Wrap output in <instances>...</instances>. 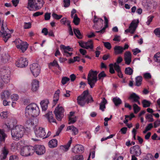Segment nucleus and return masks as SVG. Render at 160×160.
Listing matches in <instances>:
<instances>
[{
    "instance_id": "obj_59",
    "label": "nucleus",
    "mask_w": 160,
    "mask_h": 160,
    "mask_svg": "<svg viewBox=\"0 0 160 160\" xmlns=\"http://www.w3.org/2000/svg\"><path fill=\"white\" fill-rule=\"evenodd\" d=\"M10 96L11 99L14 101H17L18 98V96L17 94H13Z\"/></svg>"
},
{
    "instance_id": "obj_31",
    "label": "nucleus",
    "mask_w": 160,
    "mask_h": 160,
    "mask_svg": "<svg viewBox=\"0 0 160 160\" xmlns=\"http://www.w3.org/2000/svg\"><path fill=\"white\" fill-rule=\"evenodd\" d=\"M6 134L3 130L0 129V146L2 145V142H4L7 137Z\"/></svg>"
},
{
    "instance_id": "obj_14",
    "label": "nucleus",
    "mask_w": 160,
    "mask_h": 160,
    "mask_svg": "<svg viewBox=\"0 0 160 160\" xmlns=\"http://www.w3.org/2000/svg\"><path fill=\"white\" fill-rule=\"evenodd\" d=\"M130 152L132 155L136 157L139 156L141 154L140 147L138 145H135L131 147L130 149Z\"/></svg>"
},
{
    "instance_id": "obj_36",
    "label": "nucleus",
    "mask_w": 160,
    "mask_h": 160,
    "mask_svg": "<svg viewBox=\"0 0 160 160\" xmlns=\"http://www.w3.org/2000/svg\"><path fill=\"white\" fill-rule=\"evenodd\" d=\"M112 101L116 106L119 105L122 103V100L118 97L114 98L112 99Z\"/></svg>"
},
{
    "instance_id": "obj_4",
    "label": "nucleus",
    "mask_w": 160,
    "mask_h": 160,
    "mask_svg": "<svg viewBox=\"0 0 160 160\" xmlns=\"http://www.w3.org/2000/svg\"><path fill=\"white\" fill-rule=\"evenodd\" d=\"M13 30H9L7 27L5 22L3 21L2 22V29L0 31V36L3 38L4 41L6 42L11 37V34L12 33Z\"/></svg>"
},
{
    "instance_id": "obj_22",
    "label": "nucleus",
    "mask_w": 160,
    "mask_h": 160,
    "mask_svg": "<svg viewBox=\"0 0 160 160\" xmlns=\"http://www.w3.org/2000/svg\"><path fill=\"white\" fill-rule=\"evenodd\" d=\"M103 22V21L102 19L101 18H97L96 16H95L93 19V22L94 23V24L93 26L94 28L96 29H97V28H98V27H97V26L98 24H100V27L102 26V25Z\"/></svg>"
},
{
    "instance_id": "obj_64",
    "label": "nucleus",
    "mask_w": 160,
    "mask_h": 160,
    "mask_svg": "<svg viewBox=\"0 0 160 160\" xmlns=\"http://www.w3.org/2000/svg\"><path fill=\"white\" fill-rule=\"evenodd\" d=\"M104 46L108 49L109 50L111 48V45L110 43L107 42H103Z\"/></svg>"
},
{
    "instance_id": "obj_9",
    "label": "nucleus",
    "mask_w": 160,
    "mask_h": 160,
    "mask_svg": "<svg viewBox=\"0 0 160 160\" xmlns=\"http://www.w3.org/2000/svg\"><path fill=\"white\" fill-rule=\"evenodd\" d=\"M14 42L17 48L21 50L23 52H25L28 48V44L27 43L22 41L19 38L16 39Z\"/></svg>"
},
{
    "instance_id": "obj_62",
    "label": "nucleus",
    "mask_w": 160,
    "mask_h": 160,
    "mask_svg": "<svg viewBox=\"0 0 160 160\" xmlns=\"http://www.w3.org/2000/svg\"><path fill=\"white\" fill-rule=\"evenodd\" d=\"M70 0H64L63 1V5L65 7H68L70 5Z\"/></svg>"
},
{
    "instance_id": "obj_40",
    "label": "nucleus",
    "mask_w": 160,
    "mask_h": 160,
    "mask_svg": "<svg viewBox=\"0 0 160 160\" xmlns=\"http://www.w3.org/2000/svg\"><path fill=\"white\" fill-rule=\"evenodd\" d=\"M136 80V85L137 86H140L142 83V78L141 76H138L136 77L135 78Z\"/></svg>"
},
{
    "instance_id": "obj_27",
    "label": "nucleus",
    "mask_w": 160,
    "mask_h": 160,
    "mask_svg": "<svg viewBox=\"0 0 160 160\" xmlns=\"http://www.w3.org/2000/svg\"><path fill=\"white\" fill-rule=\"evenodd\" d=\"M60 91L59 89H58L56 91L53 96V106H54L57 102L59 98V94Z\"/></svg>"
},
{
    "instance_id": "obj_5",
    "label": "nucleus",
    "mask_w": 160,
    "mask_h": 160,
    "mask_svg": "<svg viewBox=\"0 0 160 160\" xmlns=\"http://www.w3.org/2000/svg\"><path fill=\"white\" fill-rule=\"evenodd\" d=\"M28 1L27 7L30 10L41 9L44 3L43 0H28Z\"/></svg>"
},
{
    "instance_id": "obj_28",
    "label": "nucleus",
    "mask_w": 160,
    "mask_h": 160,
    "mask_svg": "<svg viewBox=\"0 0 160 160\" xmlns=\"http://www.w3.org/2000/svg\"><path fill=\"white\" fill-rule=\"evenodd\" d=\"M49 101L48 100H44L41 101L40 105L42 111H45L48 108Z\"/></svg>"
},
{
    "instance_id": "obj_24",
    "label": "nucleus",
    "mask_w": 160,
    "mask_h": 160,
    "mask_svg": "<svg viewBox=\"0 0 160 160\" xmlns=\"http://www.w3.org/2000/svg\"><path fill=\"white\" fill-rule=\"evenodd\" d=\"M114 53L115 55L122 54L123 51L122 47L120 46L117 45L114 47Z\"/></svg>"
},
{
    "instance_id": "obj_29",
    "label": "nucleus",
    "mask_w": 160,
    "mask_h": 160,
    "mask_svg": "<svg viewBox=\"0 0 160 160\" xmlns=\"http://www.w3.org/2000/svg\"><path fill=\"white\" fill-rule=\"evenodd\" d=\"M44 116L48 119L50 122H56V120L53 118V114L52 112H49Z\"/></svg>"
},
{
    "instance_id": "obj_26",
    "label": "nucleus",
    "mask_w": 160,
    "mask_h": 160,
    "mask_svg": "<svg viewBox=\"0 0 160 160\" xmlns=\"http://www.w3.org/2000/svg\"><path fill=\"white\" fill-rule=\"evenodd\" d=\"M139 99V96L135 93H132L128 97V99L132 100V102H136Z\"/></svg>"
},
{
    "instance_id": "obj_56",
    "label": "nucleus",
    "mask_w": 160,
    "mask_h": 160,
    "mask_svg": "<svg viewBox=\"0 0 160 160\" xmlns=\"http://www.w3.org/2000/svg\"><path fill=\"white\" fill-rule=\"evenodd\" d=\"M154 16L152 15H151L148 16L147 18V21L146 22L147 25H149L150 23L152 22Z\"/></svg>"
},
{
    "instance_id": "obj_6",
    "label": "nucleus",
    "mask_w": 160,
    "mask_h": 160,
    "mask_svg": "<svg viewBox=\"0 0 160 160\" xmlns=\"http://www.w3.org/2000/svg\"><path fill=\"white\" fill-rule=\"evenodd\" d=\"M98 72L96 71L91 70L89 72L87 78L88 84L91 88H93L96 82L97 79Z\"/></svg>"
},
{
    "instance_id": "obj_37",
    "label": "nucleus",
    "mask_w": 160,
    "mask_h": 160,
    "mask_svg": "<svg viewBox=\"0 0 160 160\" xmlns=\"http://www.w3.org/2000/svg\"><path fill=\"white\" fill-rule=\"evenodd\" d=\"M10 57L8 54H4L2 55L1 57V61L4 63H6L9 59Z\"/></svg>"
},
{
    "instance_id": "obj_21",
    "label": "nucleus",
    "mask_w": 160,
    "mask_h": 160,
    "mask_svg": "<svg viewBox=\"0 0 160 160\" xmlns=\"http://www.w3.org/2000/svg\"><path fill=\"white\" fill-rule=\"evenodd\" d=\"M39 87V81L36 80H33L31 83V90L33 92H35L38 90Z\"/></svg>"
},
{
    "instance_id": "obj_32",
    "label": "nucleus",
    "mask_w": 160,
    "mask_h": 160,
    "mask_svg": "<svg viewBox=\"0 0 160 160\" xmlns=\"http://www.w3.org/2000/svg\"><path fill=\"white\" fill-rule=\"evenodd\" d=\"M72 142V138L71 137L70 138V140L68 142L67 145L64 146H60L61 148L63 149L65 151H67Z\"/></svg>"
},
{
    "instance_id": "obj_35",
    "label": "nucleus",
    "mask_w": 160,
    "mask_h": 160,
    "mask_svg": "<svg viewBox=\"0 0 160 160\" xmlns=\"http://www.w3.org/2000/svg\"><path fill=\"white\" fill-rule=\"evenodd\" d=\"M48 145L50 148H54L57 145V141L56 139H53L50 141L48 143Z\"/></svg>"
},
{
    "instance_id": "obj_51",
    "label": "nucleus",
    "mask_w": 160,
    "mask_h": 160,
    "mask_svg": "<svg viewBox=\"0 0 160 160\" xmlns=\"http://www.w3.org/2000/svg\"><path fill=\"white\" fill-rule=\"evenodd\" d=\"M68 124H71L75 123L77 121V118L76 116L68 118Z\"/></svg>"
},
{
    "instance_id": "obj_58",
    "label": "nucleus",
    "mask_w": 160,
    "mask_h": 160,
    "mask_svg": "<svg viewBox=\"0 0 160 160\" xmlns=\"http://www.w3.org/2000/svg\"><path fill=\"white\" fill-rule=\"evenodd\" d=\"M73 160H83V157L82 155H76L73 157Z\"/></svg>"
},
{
    "instance_id": "obj_57",
    "label": "nucleus",
    "mask_w": 160,
    "mask_h": 160,
    "mask_svg": "<svg viewBox=\"0 0 160 160\" xmlns=\"http://www.w3.org/2000/svg\"><path fill=\"white\" fill-rule=\"evenodd\" d=\"M31 27V23L30 22H24V25H23V28L24 29H28L30 28Z\"/></svg>"
},
{
    "instance_id": "obj_61",
    "label": "nucleus",
    "mask_w": 160,
    "mask_h": 160,
    "mask_svg": "<svg viewBox=\"0 0 160 160\" xmlns=\"http://www.w3.org/2000/svg\"><path fill=\"white\" fill-rule=\"evenodd\" d=\"M113 67L117 71V72L121 70L119 66L117 63H115L114 64H113Z\"/></svg>"
},
{
    "instance_id": "obj_19",
    "label": "nucleus",
    "mask_w": 160,
    "mask_h": 160,
    "mask_svg": "<svg viewBox=\"0 0 160 160\" xmlns=\"http://www.w3.org/2000/svg\"><path fill=\"white\" fill-rule=\"evenodd\" d=\"M79 45L82 48L88 49L90 48L92 49L93 45L92 41V40H90L87 42H79Z\"/></svg>"
},
{
    "instance_id": "obj_52",
    "label": "nucleus",
    "mask_w": 160,
    "mask_h": 160,
    "mask_svg": "<svg viewBox=\"0 0 160 160\" xmlns=\"http://www.w3.org/2000/svg\"><path fill=\"white\" fill-rule=\"evenodd\" d=\"M70 80V78L66 77H64L62 78L61 83L62 85H65Z\"/></svg>"
},
{
    "instance_id": "obj_15",
    "label": "nucleus",
    "mask_w": 160,
    "mask_h": 160,
    "mask_svg": "<svg viewBox=\"0 0 160 160\" xmlns=\"http://www.w3.org/2000/svg\"><path fill=\"white\" fill-rule=\"evenodd\" d=\"M34 132L36 136L37 137L44 138L46 133L44 128L39 127L36 128L34 130Z\"/></svg>"
},
{
    "instance_id": "obj_11",
    "label": "nucleus",
    "mask_w": 160,
    "mask_h": 160,
    "mask_svg": "<svg viewBox=\"0 0 160 160\" xmlns=\"http://www.w3.org/2000/svg\"><path fill=\"white\" fill-rule=\"evenodd\" d=\"M139 22V20L138 19L133 20L130 24L128 28L125 30V33H126L129 32L132 34L134 33L138 27Z\"/></svg>"
},
{
    "instance_id": "obj_45",
    "label": "nucleus",
    "mask_w": 160,
    "mask_h": 160,
    "mask_svg": "<svg viewBox=\"0 0 160 160\" xmlns=\"http://www.w3.org/2000/svg\"><path fill=\"white\" fill-rule=\"evenodd\" d=\"M73 22L76 25H78L79 23L80 19L78 17V16L76 14H75L74 15Z\"/></svg>"
},
{
    "instance_id": "obj_53",
    "label": "nucleus",
    "mask_w": 160,
    "mask_h": 160,
    "mask_svg": "<svg viewBox=\"0 0 160 160\" xmlns=\"http://www.w3.org/2000/svg\"><path fill=\"white\" fill-rule=\"evenodd\" d=\"M133 107L134 113H138L140 110V108L136 104H133Z\"/></svg>"
},
{
    "instance_id": "obj_30",
    "label": "nucleus",
    "mask_w": 160,
    "mask_h": 160,
    "mask_svg": "<svg viewBox=\"0 0 160 160\" xmlns=\"http://www.w3.org/2000/svg\"><path fill=\"white\" fill-rule=\"evenodd\" d=\"M104 23L105 24V26L102 28V29L100 30L96 31V32L97 33H103L104 32L106 28H107L108 26V19L107 18L106 16H104Z\"/></svg>"
},
{
    "instance_id": "obj_33",
    "label": "nucleus",
    "mask_w": 160,
    "mask_h": 160,
    "mask_svg": "<svg viewBox=\"0 0 160 160\" xmlns=\"http://www.w3.org/2000/svg\"><path fill=\"white\" fill-rule=\"evenodd\" d=\"M107 103V100L105 98H103L100 104V109L103 111L105 108V105Z\"/></svg>"
},
{
    "instance_id": "obj_50",
    "label": "nucleus",
    "mask_w": 160,
    "mask_h": 160,
    "mask_svg": "<svg viewBox=\"0 0 160 160\" xmlns=\"http://www.w3.org/2000/svg\"><path fill=\"white\" fill-rule=\"evenodd\" d=\"M8 112V111H3L0 113V116L2 118H7Z\"/></svg>"
},
{
    "instance_id": "obj_54",
    "label": "nucleus",
    "mask_w": 160,
    "mask_h": 160,
    "mask_svg": "<svg viewBox=\"0 0 160 160\" xmlns=\"http://www.w3.org/2000/svg\"><path fill=\"white\" fill-rule=\"evenodd\" d=\"M52 18L58 20L61 19L62 17V15H58L55 13H53L52 15Z\"/></svg>"
},
{
    "instance_id": "obj_49",
    "label": "nucleus",
    "mask_w": 160,
    "mask_h": 160,
    "mask_svg": "<svg viewBox=\"0 0 160 160\" xmlns=\"http://www.w3.org/2000/svg\"><path fill=\"white\" fill-rule=\"evenodd\" d=\"M153 125L152 123H149L148 125L146 127L145 130L143 131V133H145L147 131L151 130V129L153 127Z\"/></svg>"
},
{
    "instance_id": "obj_42",
    "label": "nucleus",
    "mask_w": 160,
    "mask_h": 160,
    "mask_svg": "<svg viewBox=\"0 0 160 160\" xmlns=\"http://www.w3.org/2000/svg\"><path fill=\"white\" fill-rule=\"evenodd\" d=\"M133 70L130 67L126 68L125 70V73L128 75H131L132 74Z\"/></svg>"
},
{
    "instance_id": "obj_10",
    "label": "nucleus",
    "mask_w": 160,
    "mask_h": 160,
    "mask_svg": "<svg viewBox=\"0 0 160 160\" xmlns=\"http://www.w3.org/2000/svg\"><path fill=\"white\" fill-rule=\"evenodd\" d=\"M64 110L63 107L60 105H58L55 108L54 113L57 119L59 121L61 120L63 116Z\"/></svg>"
},
{
    "instance_id": "obj_7",
    "label": "nucleus",
    "mask_w": 160,
    "mask_h": 160,
    "mask_svg": "<svg viewBox=\"0 0 160 160\" xmlns=\"http://www.w3.org/2000/svg\"><path fill=\"white\" fill-rule=\"evenodd\" d=\"M10 72L9 68H7L6 69H5V67H3L1 71V78L0 80L3 82H4L5 83H8L10 80Z\"/></svg>"
},
{
    "instance_id": "obj_13",
    "label": "nucleus",
    "mask_w": 160,
    "mask_h": 160,
    "mask_svg": "<svg viewBox=\"0 0 160 160\" xmlns=\"http://www.w3.org/2000/svg\"><path fill=\"white\" fill-rule=\"evenodd\" d=\"M60 47L62 52L64 56H65L68 57L71 56L72 54V52H68L73 51V48H70L69 46H66L63 45H61Z\"/></svg>"
},
{
    "instance_id": "obj_46",
    "label": "nucleus",
    "mask_w": 160,
    "mask_h": 160,
    "mask_svg": "<svg viewBox=\"0 0 160 160\" xmlns=\"http://www.w3.org/2000/svg\"><path fill=\"white\" fill-rule=\"evenodd\" d=\"M49 65L52 66L57 67H58V69L60 70H61V67L59 66L58 64L57 61L55 60H54L53 61V62L50 63Z\"/></svg>"
},
{
    "instance_id": "obj_39",
    "label": "nucleus",
    "mask_w": 160,
    "mask_h": 160,
    "mask_svg": "<svg viewBox=\"0 0 160 160\" xmlns=\"http://www.w3.org/2000/svg\"><path fill=\"white\" fill-rule=\"evenodd\" d=\"M60 22L62 24L67 26H68L70 24L71 22L70 21L68 20L67 18H62L60 20Z\"/></svg>"
},
{
    "instance_id": "obj_25",
    "label": "nucleus",
    "mask_w": 160,
    "mask_h": 160,
    "mask_svg": "<svg viewBox=\"0 0 160 160\" xmlns=\"http://www.w3.org/2000/svg\"><path fill=\"white\" fill-rule=\"evenodd\" d=\"M10 92L6 90L1 93V97L2 99H8L10 98Z\"/></svg>"
},
{
    "instance_id": "obj_63",
    "label": "nucleus",
    "mask_w": 160,
    "mask_h": 160,
    "mask_svg": "<svg viewBox=\"0 0 160 160\" xmlns=\"http://www.w3.org/2000/svg\"><path fill=\"white\" fill-rule=\"evenodd\" d=\"M64 91H65V93H64L63 94V96L65 97H69L70 96V91L68 90H64L63 91V92Z\"/></svg>"
},
{
    "instance_id": "obj_16",
    "label": "nucleus",
    "mask_w": 160,
    "mask_h": 160,
    "mask_svg": "<svg viewBox=\"0 0 160 160\" xmlns=\"http://www.w3.org/2000/svg\"><path fill=\"white\" fill-rule=\"evenodd\" d=\"M28 64V61L25 58H22L17 60L16 63V66L19 68H23Z\"/></svg>"
},
{
    "instance_id": "obj_1",
    "label": "nucleus",
    "mask_w": 160,
    "mask_h": 160,
    "mask_svg": "<svg viewBox=\"0 0 160 160\" xmlns=\"http://www.w3.org/2000/svg\"><path fill=\"white\" fill-rule=\"evenodd\" d=\"M40 113V110L38 105L35 103H32L27 106L25 111V116L29 119L26 121L27 124L31 126H35L38 121L36 118L31 119V117H37Z\"/></svg>"
},
{
    "instance_id": "obj_18",
    "label": "nucleus",
    "mask_w": 160,
    "mask_h": 160,
    "mask_svg": "<svg viewBox=\"0 0 160 160\" xmlns=\"http://www.w3.org/2000/svg\"><path fill=\"white\" fill-rule=\"evenodd\" d=\"M132 54L129 51L125 52L124 54V59L125 63L127 65H130L132 62Z\"/></svg>"
},
{
    "instance_id": "obj_3",
    "label": "nucleus",
    "mask_w": 160,
    "mask_h": 160,
    "mask_svg": "<svg viewBox=\"0 0 160 160\" xmlns=\"http://www.w3.org/2000/svg\"><path fill=\"white\" fill-rule=\"evenodd\" d=\"M24 129L21 125H18L13 127L11 130V134L12 139L14 140H19L23 136Z\"/></svg>"
},
{
    "instance_id": "obj_60",
    "label": "nucleus",
    "mask_w": 160,
    "mask_h": 160,
    "mask_svg": "<svg viewBox=\"0 0 160 160\" xmlns=\"http://www.w3.org/2000/svg\"><path fill=\"white\" fill-rule=\"evenodd\" d=\"M154 32L156 36L160 38V28L155 29L154 30Z\"/></svg>"
},
{
    "instance_id": "obj_2",
    "label": "nucleus",
    "mask_w": 160,
    "mask_h": 160,
    "mask_svg": "<svg viewBox=\"0 0 160 160\" xmlns=\"http://www.w3.org/2000/svg\"><path fill=\"white\" fill-rule=\"evenodd\" d=\"M78 104L81 106H83L86 103H88L93 101L92 97L89 95L88 91H85L77 99Z\"/></svg>"
},
{
    "instance_id": "obj_43",
    "label": "nucleus",
    "mask_w": 160,
    "mask_h": 160,
    "mask_svg": "<svg viewBox=\"0 0 160 160\" xmlns=\"http://www.w3.org/2000/svg\"><path fill=\"white\" fill-rule=\"evenodd\" d=\"M143 107L144 108H147L149 107L151 105V102L146 100H144L142 102Z\"/></svg>"
},
{
    "instance_id": "obj_17",
    "label": "nucleus",
    "mask_w": 160,
    "mask_h": 160,
    "mask_svg": "<svg viewBox=\"0 0 160 160\" xmlns=\"http://www.w3.org/2000/svg\"><path fill=\"white\" fill-rule=\"evenodd\" d=\"M34 148L35 152L38 155L43 154L46 152L45 148L44 146L41 145H36Z\"/></svg>"
},
{
    "instance_id": "obj_48",
    "label": "nucleus",
    "mask_w": 160,
    "mask_h": 160,
    "mask_svg": "<svg viewBox=\"0 0 160 160\" xmlns=\"http://www.w3.org/2000/svg\"><path fill=\"white\" fill-rule=\"evenodd\" d=\"M106 74L105 73L104 71L101 72L98 75V79L99 80H102L103 78L106 77Z\"/></svg>"
},
{
    "instance_id": "obj_47",
    "label": "nucleus",
    "mask_w": 160,
    "mask_h": 160,
    "mask_svg": "<svg viewBox=\"0 0 160 160\" xmlns=\"http://www.w3.org/2000/svg\"><path fill=\"white\" fill-rule=\"evenodd\" d=\"M21 142H19L17 144L15 143H12L11 145L12 149L14 150L18 149V148H20V147H19V146Z\"/></svg>"
},
{
    "instance_id": "obj_23",
    "label": "nucleus",
    "mask_w": 160,
    "mask_h": 160,
    "mask_svg": "<svg viewBox=\"0 0 160 160\" xmlns=\"http://www.w3.org/2000/svg\"><path fill=\"white\" fill-rule=\"evenodd\" d=\"M8 153V148L4 147L2 150V152L0 157V159L1 160H3L5 159L7 157V156Z\"/></svg>"
},
{
    "instance_id": "obj_8",
    "label": "nucleus",
    "mask_w": 160,
    "mask_h": 160,
    "mask_svg": "<svg viewBox=\"0 0 160 160\" xmlns=\"http://www.w3.org/2000/svg\"><path fill=\"white\" fill-rule=\"evenodd\" d=\"M35 152L34 148L31 146H26L23 147L20 151L21 155L24 157L32 155Z\"/></svg>"
},
{
    "instance_id": "obj_20",
    "label": "nucleus",
    "mask_w": 160,
    "mask_h": 160,
    "mask_svg": "<svg viewBox=\"0 0 160 160\" xmlns=\"http://www.w3.org/2000/svg\"><path fill=\"white\" fill-rule=\"evenodd\" d=\"M84 150V147L82 145L77 144L72 149V152L75 153H82Z\"/></svg>"
},
{
    "instance_id": "obj_55",
    "label": "nucleus",
    "mask_w": 160,
    "mask_h": 160,
    "mask_svg": "<svg viewBox=\"0 0 160 160\" xmlns=\"http://www.w3.org/2000/svg\"><path fill=\"white\" fill-rule=\"evenodd\" d=\"M79 61V58L78 56L74 57L73 59L70 58L69 60V63H73L76 61Z\"/></svg>"
},
{
    "instance_id": "obj_34",
    "label": "nucleus",
    "mask_w": 160,
    "mask_h": 160,
    "mask_svg": "<svg viewBox=\"0 0 160 160\" xmlns=\"http://www.w3.org/2000/svg\"><path fill=\"white\" fill-rule=\"evenodd\" d=\"M70 130L72 132V134L74 135H76L78 133V129L73 125L68 126L67 128V130Z\"/></svg>"
},
{
    "instance_id": "obj_41",
    "label": "nucleus",
    "mask_w": 160,
    "mask_h": 160,
    "mask_svg": "<svg viewBox=\"0 0 160 160\" xmlns=\"http://www.w3.org/2000/svg\"><path fill=\"white\" fill-rule=\"evenodd\" d=\"M156 3L154 2L153 4H147L145 6V8L147 9H155L154 8V5H156Z\"/></svg>"
},
{
    "instance_id": "obj_12",
    "label": "nucleus",
    "mask_w": 160,
    "mask_h": 160,
    "mask_svg": "<svg viewBox=\"0 0 160 160\" xmlns=\"http://www.w3.org/2000/svg\"><path fill=\"white\" fill-rule=\"evenodd\" d=\"M31 71L33 76L37 77L40 74V68L39 65L37 63L31 64L30 67Z\"/></svg>"
},
{
    "instance_id": "obj_44",
    "label": "nucleus",
    "mask_w": 160,
    "mask_h": 160,
    "mask_svg": "<svg viewBox=\"0 0 160 160\" xmlns=\"http://www.w3.org/2000/svg\"><path fill=\"white\" fill-rule=\"evenodd\" d=\"M154 61L160 64V53L158 52L154 56Z\"/></svg>"
},
{
    "instance_id": "obj_38",
    "label": "nucleus",
    "mask_w": 160,
    "mask_h": 160,
    "mask_svg": "<svg viewBox=\"0 0 160 160\" xmlns=\"http://www.w3.org/2000/svg\"><path fill=\"white\" fill-rule=\"evenodd\" d=\"M73 32L74 34L76 35L78 38L79 39H81L82 38V35L80 32L78 28L73 29Z\"/></svg>"
}]
</instances>
